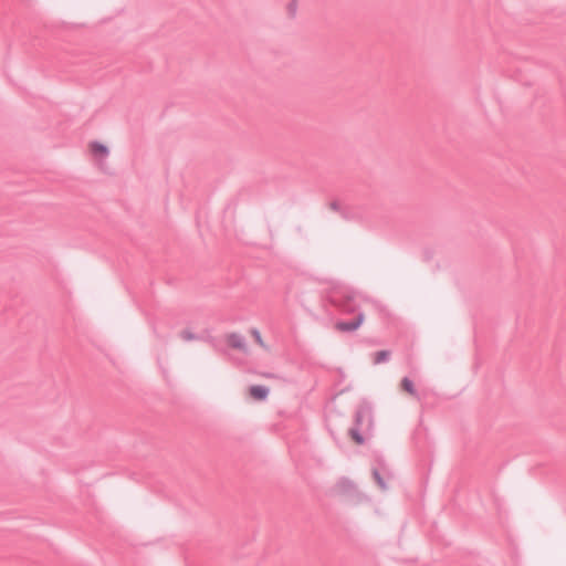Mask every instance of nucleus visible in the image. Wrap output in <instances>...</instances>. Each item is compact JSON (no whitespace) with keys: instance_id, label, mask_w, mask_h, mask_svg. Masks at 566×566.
<instances>
[{"instance_id":"1","label":"nucleus","mask_w":566,"mask_h":566,"mask_svg":"<svg viewBox=\"0 0 566 566\" xmlns=\"http://www.w3.org/2000/svg\"><path fill=\"white\" fill-rule=\"evenodd\" d=\"M364 322H365V315L359 314V315H357L356 318H354L350 322H337L335 324V328L338 332H343V333L344 332H353V331L358 329L363 325Z\"/></svg>"},{"instance_id":"2","label":"nucleus","mask_w":566,"mask_h":566,"mask_svg":"<svg viewBox=\"0 0 566 566\" xmlns=\"http://www.w3.org/2000/svg\"><path fill=\"white\" fill-rule=\"evenodd\" d=\"M88 148H90L92 155L99 160L105 159L108 156L107 146H105L101 143L93 142L88 145Z\"/></svg>"},{"instance_id":"3","label":"nucleus","mask_w":566,"mask_h":566,"mask_svg":"<svg viewBox=\"0 0 566 566\" xmlns=\"http://www.w3.org/2000/svg\"><path fill=\"white\" fill-rule=\"evenodd\" d=\"M249 394L254 400H264L269 395V389L264 386H252L249 388Z\"/></svg>"},{"instance_id":"4","label":"nucleus","mask_w":566,"mask_h":566,"mask_svg":"<svg viewBox=\"0 0 566 566\" xmlns=\"http://www.w3.org/2000/svg\"><path fill=\"white\" fill-rule=\"evenodd\" d=\"M365 417H368V418H371V411H370V408L367 407V406H361L358 411H357V416H356V421L357 423H361L364 421V418Z\"/></svg>"},{"instance_id":"5","label":"nucleus","mask_w":566,"mask_h":566,"mask_svg":"<svg viewBox=\"0 0 566 566\" xmlns=\"http://www.w3.org/2000/svg\"><path fill=\"white\" fill-rule=\"evenodd\" d=\"M401 388H402V390H405L409 395L413 396L416 394L413 382L410 379H408V378H403L401 380Z\"/></svg>"},{"instance_id":"6","label":"nucleus","mask_w":566,"mask_h":566,"mask_svg":"<svg viewBox=\"0 0 566 566\" xmlns=\"http://www.w3.org/2000/svg\"><path fill=\"white\" fill-rule=\"evenodd\" d=\"M228 342L232 347H237V348H241L244 345L243 338L239 335L229 336Z\"/></svg>"},{"instance_id":"7","label":"nucleus","mask_w":566,"mask_h":566,"mask_svg":"<svg viewBox=\"0 0 566 566\" xmlns=\"http://www.w3.org/2000/svg\"><path fill=\"white\" fill-rule=\"evenodd\" d=\"M389 356H390V353L388 350H380L375 354L374 360L376 364H380V363L387 360L389 358Z\"/></svg>"},{"instance_id":"8","label":"nucleus","mask_w":566,"mask_h":566,"mask_svg":"<svg viewBox=\"0 0 566 566\" xmlns=\"http://www.w3.org/2000/svg\"><path fill=\"white\" fill-rule=\"evenodd\" d=\"M349 434L352 437V439L357 443V444H361L364 439L363 437L356 431V430H350L349 431Z\"/></svg>"},{"instance_id":"9","label":"nucleus","mask_w":566,"mask_h":566,"mask_svg":"<svg viewBox=\"0 0 566 566\" xmlns=\"http://www.w3.org/2000/svg\"><path fill=\"white\" fill-rule=\"evenodd\" d=\"M253 336L255 337V340L260 344H262L261 335L258 331H253Z\"/></svg>"},{"instance_id":"10","label":"nucleus","mask_w":566,"mask_h":566,"mask_svg":"<svg viewBox=\"0 0 566 566\" xmlns=\"http://www.w3.org/2000/svg\"><path fill=\"white\" fill-rule=\"evenodd\" d=\"M375 478L377 480V483L379 484V486L381 488H385V484L382 482V480L380 479L379 474L378 473H375Z\"/></svg>"}]
</instances>
